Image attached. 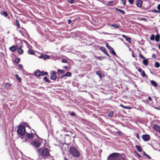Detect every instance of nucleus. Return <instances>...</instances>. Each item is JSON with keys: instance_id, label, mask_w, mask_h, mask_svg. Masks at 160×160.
<instances>
[{"instance_id": "nucleus-13", "label": "nucleus", "mask_w": 160, "mask_h": 160, "mask_svg": "<svg viewBox=\"0 0 160 160\" xmlns=\"http://www.w3.org/2000/svg\"><path fill=\"white\" fill-rule=\"evenodd\" d=\"M71 73L70 72H67L65 74L62 75L61 78H62L65 77H70L71 75Z\"/></svg>"}, {"instance_id": "nucleus-6", "label": "nucleus", "mask_w": 160, "mask_h": 160, "mask_svg": "<svg viewBox=\"0 0 160 160\" xmlns=\"http://www.w3.org/2000/svg\"><path fill=\"white\" fill-rule=\"evenodd\" d=\"M57 78V76L54 71H52L50 73V79L52 80H55Z\"/></svg>"}, {"instance_id": "nucleus-18", "label": "nucleus", "mask_w": 160, "mask_h": 160, "mask_svg": "<svg viewBox=\"0 0 160 160\" xmlns=\"http://www.w3.org/2000/svg\"><path fill=\"white\" fill-rule=\"evenodd\" d=\"M0 14L2 16H4L6 17H7L8 15L7 13L5 11H3L2 12H0Z\"/></svg>"}, {"instance_id": "nucleus-29", "label": "nucleus", "mask_w": 160, "mask_h": 160, "mask_svg": "<svg viewBox=\"0 0 160 160\" xmlns=\"http://www.w3.org/2000/svg\"><path fill=\"white\" fill-rule=\"evenodd\" d=\"M111 26L116 28H119V26L116 24H112Z\"/></svg>"}, {"instance_id": "nucleus-22", "label": "nucleus", "mask_w": 160, "mask_h": 160, "mask_svg": "<svg viewBox=\"0 0 160 160\" xmlns=\"http://www.w3.org/2000/svg\"><path fill=\"white\" fill-rule=\"evenodd\" d=\"M18 52L20 54H22L23 53V50L21 48H19L18 49Z\"/></svg>"}, {"instance_id": "nucleus-64", "label": "nucleus", "mask_w": 160, "mask_h": 160, "mask_svg": "<svg viewBox=\"0 0 160 160\" xmlns=\"http://www.w3.org/2000/svg\"><path fill=\"white\" fill-rule=\"evenodd\" d=\"M137 155L139 157H140V158H141V156L138 153H137Z\"/></svg>"}, {"instance_id": "nucleus-37", "label": "nucleus", "mask_w": 160, "mask_h": 160, "mask_svg": "<svg viewBox=\"0 0 160 160\" xmlns=\"http://www.w3.org/2000/svg\"><path fill=\"white\" fill-rule=\"evenodd\" d=\"M101 50L104 53H105L106 51V49L103 47H101L100 48Z\"/></svg>"}, {"instance_id": "nucleus-40", "label": "nucleus", "mask_w": 160, "mask_h": 160, "mask_svg": "<svg viewBox=\"0 0 160 160\" xmlns=\"http://www.w3.org/2000/svg\"><path fill=\"white\" fill-rule=\"evenodd\" d=\"M143 154L145 155V156L148 158V159L151 158V157L149 155L147 154L145 152H143Z\"/></svg>"}, {"instance_id": "nucleus-47", "label": "nucleus", "mask_w": 160, "mask_h": 160, "mask_svg": "<svg viewBox=\"0 0 160 160\" xmlns=\"http://www.w3.org/2000/svg\"><path fill=\"white\" fill-rule=\"evenodd\" d=\"M18 66L20 69H22L23 68L22 65L21 64H19Z\"/></svg>"}, {"instance_id": "nucleus-44", "label": "nucleus", "mask_w": 160, "mask_h": 160, "mask_svg": "<svg viewBox=\"0 0 160 160\" xmlns=\"http://www.w3.org/2000/svg\"><path fill=\"white\" fill-rule=\"evenodd\" d=\"M67 1L68 2L71 4H72L74 2V0H67Z\"/></svg>"}, {"instance_id": "nucleus-63", "label": "nucleus", "mask_w": 160, "mask_h": 160, "mask_svg": "<svg viewBox=\"0 0 160 160\" xmlns=\"http://www.w3.org/2000/svg\"><path fill=\"white\" fill-rule=\"evenodd\" d=\"M132 57H133L134 58L135 57V56H134V52L133 51L132 52Z\"/></svg>"}, {"instance_id": "nucleus-16", "label": "nucleus", "mask_w": 160, "mask_h": 160, "mask_svg": "<svg viewBox=\"0 0 160 160\" xmlns=\"http://www.w3.org/2000/svg\"><path fill=\"white\" fill-rule=\"evenodd\" d=\"M26 137L29 138H33V136L32 133H27L26 135Z\"/></svg>"}, {"instance_id": "nucleus-49", "label": "nucleus", "mask_w": 160, "mask_h": 160, "mask_svg": "<svg viewBox=\"0 0 160 160\" xmlns=\"http://www.w3.org/2000/svg\"><path fill=\"white\" fill-rule=\"evenodd\" d=\"M23 123L24 124L25 126L28 127L29 128H30V127L28 123L24 122H23Z\"/></svg>"}, {"instance_id": "nucleus-54", "label": "nucleus", "mask_w": 160, "mask_h": 160, "mask_svg": "<svg viewBox=\"0 0 160 160\" xmlns=\"http://www.w3.org/2000/svg\"><path fill=\"white\" fill-rule=\"evenodd\" d=\"M138 71L139 72H142V68H139V69H138Z\"/></svg>"}, {"instance_id": "nucleus-36", "label": "nucleus", "mask_w": 160, "mask_h": 160, "mask_svg": "<svg viewBox=\"0 0 160 160\" xmlns=\"http://www.w3.org/2000/svg\"><path fill=\"white\" fill-rule=\"evenodd\" d=\"M20 59L18 58H16L15 60V62L17 64L18 63L20 62Z\"/></svg>"}, {"instance_id": "nucleus-20", "label": "nucleus", "mask_w": 160, "mask_h": 160, "mask_svg": "<svg viewBox=\"0 0 160 160\" xmlns=\"http://www.w3.org/2000/svg\"><path fill=\"white\" fill-rule=\"evenodd\" d=\"M28 54L30 55H34L35 52L32 50L29 49L28 51Z\"/></svg>"}, {"instance_id": "nucleus-48", "label": "nucleus", "mask_w": 160, "mask_h": 160, "mask_svg": "<svg viewBox=\"0 0 160 160\" xmlns=\"http://www.w3.org/2000/svg\"><path fill=\"white\" fill-rule=\"evenodd\" d=\"M122 2V4L123 5H125L126 4V0H121Z\"/></svg>"}, {"instance_id": "nucleus-3", "label": "nucleus", "mask_w": 160, "mask_h": 160, "mask_svg": "<svg viewBox=\"0 0 160 160\" xmlns=\"http://www.w3.org/2000/svg\"><path fill=\"white\" fill-rule=\"evenodd\" d=\"M121 155L118 153H113L108 157L107 160H121Z\"/></svg>"}, {"instance_id": "nucleus-31", "label": "nucleus", "mask_w": 160, "mask_h": 160, "mask_svg": "<svg viewBox=\"0 0 160 160\" xmlns=\"http://www.w3.org/2000/svg\"><path fill=\"white\" fill-rule=\"evenodd\" d=\"M142 75L143 77H145L146 78H148V76L145 74V72L144 71H142Z\"/></svg>"}, {"instance_id": "nucleus-9", "label": "nucleus", "mask_w": 160, "mask_h": 160, "mask_svg": "<svg viewBox=\"0 0 160 160\" xmlns=\"http://www.w3.org/2000/svg\"><path fill=\"white\" fill-rule=\"evenodd\" d=\"M142 2L141 0H138L136 2V5L139 8L141 7Z\"/></svg>"}, {"instance_id": "nucleus-42", "label": "nucleus", "mask_w": 160, "mask_h": 160, "mask_svg": "<svg viewBox=\"0 0 160 160\" xmlns=\"http://www.w3.org/2000/svg\"><path fill=\"white\" fill-rule=\"evenodd\" d=\"M105 57H98V59L100 60H102L105 58Z\"/></svg>"}, {"instance_id": "nucleus-17", "label": "nucleus", "mask_w": 160, "mask_h": 160, "mask_svg": "<svg viewBox=\"0 0 160 160\" xmlns=\"http://www.w3.org/2000/svg\"><path fill=\"white\" fill-rule=\"evenodd\" d=\"M135 148H136L138 151L139 152H142V149L141 147L138 145H136L135 146Z\"/></svg>"}, {"instance_id": "nucleus-4", "label": "nucleus", "mask_w": 160, "mask_h": 160, "mask_svg": "<svg viewBox=\"0 0 160 160\" xmlns=\"http://www.w3.org/2000/svg\"><path fill=\"white\" fill-rule=\"evenodd\" d=\"M17 132L18 135L22 136L24 135L26 132L25 127L22 125H19L17 130Z\"/></svg>"}, {"instance_id": "nucleus-45", "label": "nucleus", "mask_w": 160, "mask_h": 160, "mask_svg": "<svg viewBox=\"0 0 160 160\" xmlns=\"http://www.w3.org/2000/svg\"><path fill=\"white\" fill-rule=\"evenodd\" d=\"M113 4V2L112 1H109L108 4L109 6H112Z\"/></svg>"}, {"instance_id": "nucleus-10", "label": "nucleus", "mask_w": 160, "mask_h": 160, "mask_svg": "<svg viewBox=\"0 0 160 160\" xmlns=\"http://www.w3.org/2000/svg\"><path fill=\"white\" fill-rule=\"evenodd\" d=\"M122 36L123 38H125L126 41H127L129 43H130L131 41V38L129 37H127L124 35H122Z\"/></svg>"}, {"instance_id": "nucleus-33", "label": "nucleus", "mask_w": 160, "mask_h": 160, "mask_svg": "<svg viewBox=\"0 0 160 160\" xmlns=\"http://www.w3.org/2000/svg\"><path fill=\"white\" fill-rule=\"evenodd\" d=\"M106 47L108 48L110 50H111L113 48L107 42L106 43Z\"/></svg>"}, {"instance_id": "nucleus-53", "label": "nucleus", "mask_w": 160, "mask_h": 160, "mask_svg": "<svg viewBox=\"0 0 160 160\" xmlns=\"http://www.w3.org/2000/svg\"><path fill=\"white\" fill-rule=\"evenodd\" d=\"M104 53L106 55H107L109 57V58H111V56L109 55L108 54V53L107 52H106Z\"/></svg>"}, {"instance_id": "nucleus-23", "label": "nucleus", "mask_w": 160, "mask_h": 160, "mask_svg": "<svg viewBox=\"0 0 160 160\" xmlns=\"http://www.w3.org/2000/svg\"><path fill=\"white\" fill-rule=\"evenodd\" d=\"M113 112L112 111H111L108 114V116L109 117L112 118L113 116Z\"/></svg>"}, {"instance_id": "nucleus-28", "label": "nucleus", "mask_w": 160, "mask_h": 160, "mask_svg": "<svg viewBox=\"0 0 160 160\" xmlns=\"http://www.w3.org/2000/svg\"><path fill=\"white\" fill-rule=\"evenodd\" d=\"M120 106L121 107H122L123 108H125V109H131L132 108H131L129 107L125 106L123 105L122 104L120 105Z\"/></svg>"}, {"instance_id": "nucleus-11", "label": "nucleus", "mask_w": 160, "mask_h": 160, "mask_svg": "<svg viewBox=\"0 0 160 160\" xmlns=\"http://www.w3.org/2000/svg\"><path fill=\"white\" fill-rule=\"evenodd\" d=\"M154 129L157 132H160V127L157 124H155L153 126Z\"/></svg>"}, {"instance_id": "nucleus-7", "label": "nucleus", "mask_w": 160, "mask_h": 160, "mask_svg": "<svg viewBox=\"0 0 160 160\" xmlns=\"http://www.w3.org/2000/svg\"><path fill=\"white\" fill-rule=\"evenodd\" d=\"M142 138L145 141H148L150 138V136L148 134L143 135L142 136Z\"/></svg>"}, {"instance_id": "nucleus-39", "label": "nucleus", "mask_w": 160, "mask_h": 160, "mask_svg": "<svg viewBox=\"0 0 160 160\" xmlns=\"http://www.w3.org/2000/svg\"><path fill=\"white\" fill-rule=\"evenodd\" d=\"M155 66L157 68L159 67L160 66V64L159 63L157 62H156L155 63Z\"/></svg>"}, {"instance_id": "nucleus-61", "label": "nucleus", "mask_w": 160, "mask_h": 160, "mask_svg": "<svg viewBox=\"0 0 160 160\" xmlns=\"http://www.w3.org/2000/svg\"><path fill=\"white\" fill-rule=\"evenodd\" d=\"M156 57V55L155 54H153L152 55V57L153 58H155Z\"/></svg>"}, {"instance_id": "nucleus-60", "label": "nucleus", "mask_w": 160, "mask_h": 160, "mask_svg": "<svg viewBox=\"0 0 160 160\" xmlns=\"http://www.w3.org/2000/svg\"><path fill=\"white\" fill-rule=\"evenodd\" d=\"M141 20H142L144 21H146V18H141Z\"/></svg>"}, {"instance_id": "nucleus-62", "label": "nucleus", "mask_w": 160, "mask_h": 160, "mask_svg": "<svg viewBox=\"0 0 160 160\" xmlns=\"http://www.w3.org/2000/svg\"><path fill=\"white\" fill-rule=\"evenodd\" d=\"M136 136L137 138L138 139H139V134H137Z\"/></svg>"}, {"instance_id": "nucleus-55", "label": "nucleus", "mask_w": 160, "mask_h": 160, "mask_svg": "<svg viewBox=\"0 0 160 160\" xmlns=\"http://www.w3.org/2000/svg\"><path fill=\"white\" fill-rule=\"evenodd\" d=\"M38 58H43V55L42 54H41L40 56H38Z\"/></svg>"}, {"instance_id": "nucleus-27", "label": "nucleus", "mask_w": 160, "mask_h": 160, "mask_svg": "<svg viewBox=\"0 0 160 160\" xmlns=\"http://www.w3.org/2000/svg\"><path fill=\"white\" fill-rule=\"evenodd\" d=\"M58 73L61 74H63L65 72V71L63 70L58 69Z\"/></svg>"}, {"instance_id": "nucleus-12", "label": "nucleus", "mask_w": 160, "mask_h": 160, "mask_svg": "<svg viewBox=\"0 0 160 160\" xmlns=\"http://www.w3.org/2000/svg\"><path fill=\"white\" fill-rule=\"evenodd\" d=\"M9 49L12 52H14L17 49V47L14 45L10 47Z\"/></svg>"}, {"instance_id": "nucleus-25", "label": "nucleus", "mask_w": 160, "mask_h": 160, "mask_svg": "<svg viewBox=\"0 0 160 160\" xmlns=\"http://www.w3.org/2000/svg\"><path fill=\"white\" fill-rule=\"evenodd\" d=\"M96 74L98 75L100 78H101L102 77V74L100 71H97L96 72Z\"/></svg>"}, {"instance_id": "nucleus-5", "label": "nucleus", "mask_w": 160, "mask_h": 160, "mask_svg": "<svg viewBox=\"0 0 160 160\" xmlns=\"http://www.w3.org/2000/svg\"><path fill=\"white\" fill-rule=\"evenodd\" d=\"M33 146L37 148L40 147L42 144V140H36L32 141L30 143Z\"/></svg>"}, {"instance_id": "nucleus-35", "label": "nucleus", "mask_w": 160, "mask_h": 160, "mask_svg": "<svg viewBox=\"0 0 160 160\" xmlns=\"http://www.w3.org/2000/svg\"><path fill=\"white\" fill-rule=\"evenodd\" d=\"M11 86V84H9L8 83H6L5 84L4 88H8L10 86Z\"/></svg>"}, {"instance_id": "nucleus-34", "label": "nucleus", "mask_w": 160, "mask_h": 160, "mask_svg": "<svg viewBox=\"0 0 160 160\" xmlns=\"http://www.w3.org/2000/svg\"><path fill=\"white\" fill-rule=\"evenodd\" d=\"M49 56L47 55H43V59L45 60L49 58Z\"/></svg>"}, {"instance_id": "nucleus-52", "label": "nucleus", "mask_w": 160, "mask_h": 160, "mask_svg": "<svg viewBox=\"0 0 160 160\" xmlns=\"http://www.w3.org/2000/svg\"><path fill=\"white\" fill-rule=\"evenodd\" d=\"M19 32H20L21 34H22V36H24V33L23 32V31H22L21 30H19Z\"/></svg>"}, {"instance_id": "nucleus-14", "label": "nucleus", "mask_w": 160, "mask_h": 160, "mask_svg": "<svg viewBox=\"0 0 160 160\" xmlns=\"http://www.w3.org/2000/svg\"><path fill=\"white\" fill-rule=\"evenodd\" d=\"M115 10L119 12L123 15H124L125 13V12L122 10L118 8H115Z\"/></svg>"}, {"instance_id": "nucleus-26", "label": "nucleus", "mask_w": 160, "mask_h": 160, "mask_svg": "<svg viewBox=\"0 0 160 160\" xmlns=\"http://www.w3.org/2000/svg\"><path fill=\"white\" fill-rule=\"evenodd\" d=\"M15 76L20 82H21V78L19 77V75L18 74H15Z\"/></svg>"}, {"instance_id": "nucleus-58", "label": "nucleus", "mask_w": 160, "mask_h": 160, "mask_svg": "<svg viewBox=\"0 0 160 160\" xmlns=\"http://www.w3.org/2000/svg\"><path fill=\"white\" fill-rule=\"evenodd\" d=\"M72 22V20L70 19H69L68 21V23L69 24H71Z\"/></svg>"}, {"instance_id": "nucleus-51", "label": "nucleus", "mask_w": 160, "mask_h": 160, "mask_svg": "<svg viewBox=\"0 0 160 160\" xmlns=\"http://www.w3.org/2000/svg\"><path fill=\"white\" fill-rule=\"evenodd\" d=\"M139 56L140 58H142V59H145V58L144 57V56L142 54H141L139 55Z\"/></svg>"}, {"instance_id": "nucleus-59", "label": "nucleus", "mask_w": 160, "mask_h": 160, "mask_svg": "<svg viewBox=\"0 0 160 160\" xmlns=\"http://www.w3.org/2000/svg\"><path fill=\"white\" fill-rule=\"evenodd\" d=\"M148 99L149 100H150V101H151L152 100V98H151V97H148Z\"/></svg>"}, {"instance_id": "nucleus-15", "label": "nucleus", "mask_w": 160, "mask_h": 160, "mask_svg": "<svg viewBox=\"0 0 160 160\" xmlns=\"http://www.w3.org/2000/svg\"><path fill=\"white\" fill-rule=\"evenodd\" d=\"M151 83L154 87H156L158 86V85L157 83L153 80H152L151 81Z\"/></svg>"}, {"instance_id": "nucleus-41", "label": "nucleus", "mask_w": 160, "mask_h": 160, "mask_svg": "<svg viewBox=\"0 0 160 160\" xmlns=\"http://www.w3.org/2000/svg\"><path fill=\"white\" fill-rule=\"evenodd\" d=\"M42 73V76H44L45 75H48V73L47 72H41Z\"/></svg>"}, {"instance_id": "nucleus-57", "label": "nucleus", "mask_w": 160, "mask_h": 160, "mask_svg": "<svg viewBox=\"0 0 160 160\" xmlns=\"http://www.w3.org/2000/svg\"><path fill=\"white\" fill-rule=\"evenodd\" d=\"M157 8L160 11V4L158 5Z\"/></svg>"}, {"instance_id": "nucleus-24", "label": "nucleus", "mask_w": 160, "mask_h": 160, "mask_svg": "<svg viewBox=\"0 0 160 160\" xmlns=\"http://www.w3.org/2000/svg\"><path fill=\"white\" fill-rule=\"evenodd\" d=\"M43 79L45 81V82L48 83H51V81H50L48 78V77L46 76L44 77Z\"/></svg>"}, {"instance_id": "nucleus-2", "label": "nucleus", "mask_w": 160, "mask_h": 160, "mask_svg": "<svg viewBox=\"0 0 160 160\" xmlns=\"http://www.w3.org/2000/svg\"><path fill=\"white\" fill-rule=\"evenodd\" d=\"M69 151L70 153L73 157L78 158L80 156V153L79 151L75 147H71Z\"/></svg>"}, {"instance_id": "nucleus-56", "label": "nucleus", "mask_w": 160, "mask_h": 160, "mask_svg": "<svg viewBox=\"0 0 160 160\" xmlns=\"http://www.w3.org/2000/svg\"><path fill=\"white\" fill-rule=\"evenodd\" d=\"M62 62L64 63H66L67 62V61L65 59H63L62 60Z\"/></svg>"}, {"instance_id": "nucleus-19", "label": "nucleus", "mask_w": 160, "mask_h": 160, "mask_svg": "<svg viewBox=\"0 0 160 160\" xmlns=\"http://www.w3.org/2000/svg\"><path fill=\"white\" fill-rule=\"evenodd\" d=\"M155 39L156 42H158L160 40V35L158 34H157L155 37Z\"/></svg>"}, {"instance_id": "nucleus-8", "label": "nucleus", "mask_w": 160, "mask_h": 160, "mask_svg": "<svg viewBox=\"0 0 160 160\" xmlns=\"http://www.w3.org/2000/svg\"><path fill=\"white\" fill-rule=\"evenodd\" d=\"M34 75L37 77H39L42 75L41 72L39 70H37L34 72Z\"/></svg>"}, {"instance_id": "nucleus-46", "label": "nucleus", "mask_w": 160, "mask_h": 160, "mask_svg": "<svg viewBox=\"0 0 160 160\" xmlns=\"http://www.w3.org/2000/svg\"><path fill=\"white\" fill-rule=\"evenodd\" d=\"M134 2V0H128L129 2L131 4H132Z\"/></svg>"}, {"instance_id": "nucleus-32", "label": "nucleus", "mask_w": 160, "mask_h": 160, "mask_svg": "<svg viewBox=\"0 0 160 160\" xmlns=\"http://www.w3.org/2000/svg\"><path fill=\"white\" fill-rule=\"evenodd\" d=\"M16 25L18 28H20V25L19 24V22L18 20L17 19L16 20Z\"/></svg>"}, {"instance_id": "nucleus-38", "label": "nucleus", "mask_w": 160, "mask_h": 160, "mask_svg": "<svg viewBox=\"0 0 160 160\" xmlns=\"http://www.w3.org/2000/svg\"><path fill=\"white\" fill-rule=\"evenodd\" d=\"M155 38V36L154 34H152L151 35L150 38V39L151 40H154Z\"/></svg>"}, {"instance_id": "nucleus-30", "label": "nucleus", "mask_w": 160, "mask_h": 160, "mask_svg": "<svg viewBox=\"0 0 160 160\" xmlns=\"http://www.w3.org/2000/svg\"><path fill=\"white\" fill-rule=\"evenodd\" d=\"M110 52L112 53L114 56H116L117 57H118V56L117 55V54L115 52V51H114V50H113V49L112 48V49L111 50H110Z\"/></svg>"}, {"instance_id": "nucleus-21", "label": "nucleus", "mask_w": 160, "mask_h": 160, "mask_svg": "<svg viewBox=\"0 0 160 160\" xmlns=\"http://www.w3.org/2000/svg\"><path fill=\"white\" fill-rule=\"evenodd\" d=\"M142 62L143 64L145 66H146L148 64V61L147 59H144Z\"/></svg>"}, {"instance_id": "nucleus-50", "label": "nucleus", "mask_w": 160, "mask_h": 160, "mask_svg": "<svg viewBox=\"0 0 160 160\" xmlns=\"http://www.w3.org/2000/svg\"><path fill=\"white\" fill-rule=\"evenodd\" d=\"M70 115L71 116H75V113L74 112H72L70 113Z\"/></svg>"}, {"instance_id": "nucleus-1", "label": "nucleus", "mask_w": 160, "mask_h": 160, "mask_svg": "<svg viewBox=\"0 0 160 160\" xmlns=\"http://www.w3.org/2000/svg\"><path fill=\"white\" fill-rule=\"evenodd\" d=\"M37 152L39 155L42 156L44 159H47V158L51 156L49 153V150L45 148H38Z\"/></svg>"}, {"instance_id": "nucleus-43", "label": "nucleus", "mask_w": 160, "mask_h": 160, "mask_svg": "<svg viewBox=\"0 0 160 160\" xmlns=\"http://www.w3.org/2000/svg\"><path fill=\"white\" fill-rule=\"evenodd\" d=\"M152 12H153L158 13L160 12V11L159 10L156 9H154L152 10Z\"/></svg>"}]
</instances>
